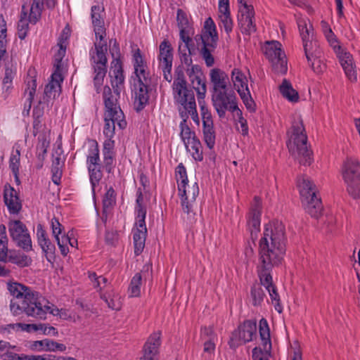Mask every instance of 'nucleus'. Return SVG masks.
<instances>
[{"instance_id": "nucleus-1", "label": "nucleus", "mask_w": 360, "mask_h": 360, "mask_svg": "<svg viewBox=\"0 0 360 360\" xmlns=\"http://www.w3.org/2000/svg\"><path fill=\"white\" fill-rule=\"evenodd\" d=\"M287 238L284 224L278 220L264 226L258 244V262L256 271L260 285L268 291L272 302L280 301L276 287L273 283L272 271L278 266L285 255Z\"/></svg>"}, {"instance_id": "nucleus-2", "label": "nucleus", "mask_w": 360, "mask_h": 360, "mask_svg": "<svg viewBox=\"0 0 360 360\" xmlns=\"http://www.w3.org/2000/svg\"><path fill=\"white\" fill-rule=\"evenodd\" d=\"M8 290L14 298L21 300L20 303L11 300L10 309L14 316L25 313L36 319L44 320L48 313L56 315L58 312V309H51L49 306V302L28 286L18 282H9Z\"/></svg>"}, {"instance_id": "nucleus-3", "label": "nucleus", "mask_w": 360, "mask_h": 360, "mask_svg": "<svg viewBox=\"0 0 360 360\" xmlns=\"http://www.w3.org/2000/svg\"><path fill=\"white\" fill-rule=\"evenodd\" d=\"M105 13L103 5L98 4L91 6V24L94 26V32L96 37L94 43L96 49V58H94V84L96 91L99 93L103 84L104 78L107 73V51L108 46L105 39L106 28L104 19Z\"/></svg>"}, {"instance_id": "nucleus-4", "label": "nucleus", "mask_w": 360, "mask_h": 360, "mask_svg": "<svg viewBox=\"0 0 360 360\" xmlns=\"http://www.w3.org/2000/svg\"><path fill=\"white\" fill-rule=\"evenodd\" d=\"M176 179L178 184L179 196L181 200V205L184 213L186 214V224L192 226L195 224L196 214L193 211L196 198L199 195V187L197 182H195L188 190L186 186L188 183L186 169L183 163H179L175 169Z\"/></svg>"}, {"instance_id": "nucleus-5", "label": "nucleus", "mask_w": 360, "mask_h": 360, "mask_svg": "<svg viewBox=\"0 0 360 360\" xmlns=\"http://www.w3.org/2000/svg\"><path fill=\"white\" fill-rule=\"evenodd\" d=\"M288 135L289 139L287 146L289 151L297 156L301 165H310L313 160L312 152L308 148L307 136L300 115L292 117Z\"/></svg>"}, {"instance_id": "nucleus-6", "label": "nucleus", "mask_w": 360, "mask_h": 360, "mask_svg": "<svg viewBox=\"0 0 360 360\" xmlns=\"http://www.w3.org/2000/svg\"><path fill=\"white\" fill-rule=\"evenodd\" d=\"M103 97L106 109L104 117L103 134L106 138H113L115 124L120 129H123L127 127V122L124 120L123 112L117 105V98L113 97L111 89L108 86L103 87Z\"/></svg>"}, {"instance_id": "nucleus-7", "label": "nucleus", "mask_w": 360, "mask_h": 360, "mask_svg": "<svg viewBox=\"0 0 360 360\" xmlns=\"http://www.w3.org/2000/svg\"><path fill=\"white\" fill-rule=\"evenodd\" d=\"M218 39L215 23L209 17L205 21L201 34L195 37L199 53L207 67H212L214 64L213 53L217 46Z\"/></svg>"}, {"instance_id": "nucleus-8", "label": "nucleus", "mask_w": 360, "mask_h": 360, "mask_svg": "<svg viewBox=\"0 0 360 360\" xmlns=\"http://www.w3.org/2000/svg\"><path fill=\"white\" fill-rule=\"evenodd\" d=\"M302 204L304 210L311 217L319 218L323 211L321 198L316 195L314 184L306 176H301L297 180Z\"/></svg>"}, {"instance_id": "nucleus-9", "label": "nucleus", "mask_w": 360, "mask_h": 360, "mask_svg": "<svg viewBox=\"0 0 360 360\" xmlns=\"http://www.w3.org/2000/svg\"><path fill=\"white\" fill-rule=\"evenodd\" d=\"M342 178L347 190L353 198H360V163L354 158H347L342 167Z\"/></svg>"}, {"instance_id": "nucleus-10", "label": "nucleus", "mask_w": 360, "mask_h": 360, "mask_svg": "<svg viewBox=\"0 0 360 360\" xmlns=\"http://www.w3.org/2000/svg\"><path fill=\"white\" fill-rule=\"evenodd\" d=\"M231 79L247 110L250 112H255L256 103L251 96L246 75L240 69L233 68L231 70Z\"/></svg>"}, {"instance_id": "nucleus-11", "label": "nucleus", "mask_w": 360, "mask_h": 360, "mask_svg": "<svg viewBox=\"0 0 360 360\" xmlns=\"http://www.w3.org/2000/svg\"><path fill=\"white\" fill-rule=\"evenodd\" d=\"M212 101L219 117H224L226 110L234 112L238 107L236 94L230 89L212 92Z\"/></svg>"}, {"instance_id": "nucleus-12", "label": "nucleus", "mask_w": 360, "mask_h": 360, "mask_svg": "<svg viewBox=\"0 0 360 360\" xmlns=\"http://www.w3.org/2000/svg\"><path fill=\"white\" fill-rule=\"evenodd\" d=\"M8 227L10 237L17 247L27 252L32 250L31 237L25 224L20 220H11Z\"/></svg>"}, {"instance_id": "nucleus-13", "label": "nucleus", "mask_w": 360, "mask_h": 360, "mask_svg": "<svg viewBox=\"0 0 360 360\" xmlns=\"http://www.w3.org/2000/svg\"><path fill=\"white\" fill-rule=\"evenodd\" d=\"M281 46L278 41H268L265 46L264 54L272 63L274 71L285 75L288 71L287 59Z\"/></svg>"}, {"instance_id": "nucleus-14", "label": "nucleus", "mask_w": 360, "mask_h": 360, "mask_svg": "<svg viewBox=\"0 0 360 360\" xmlns=\"http://www.w3.org/2000/svg\"><path fill=\"white\" fill-rule=\"evenodd\" d=\"M256 334V321L246 320L232 333L229 345L231 348H236L242 344L251 342Z\"/></svg>"}, {"instance_id": "nucleus-15", "label": "nucleus", "mask_w": 360, "mask_h": 360, "mask_svg": "<svg viewBox=\"0 0 360 360\" xmlns=\"http://www.w3.org/2000/svg\"><path fill=\"white\" fill-rule=\"evenodd\" d=\"M239 4L238 21L242 34L251 35L256 32L255 22V10L251 4H248L246 0H237Z\"/></svg>"}, {"instance_id": "nucleus-16", "label": "nucleus", "mask_w": 360, "mask_h": 360, "mask_svg": "<svg viewBox=\"0 0 360 360\" xmlns=\"http://www.w3.org/2000/svg\"><path fill=\"white\" fill-rule=\"evenodd\" d=\"M150 77L132 78L131 80L132 95L134 98V106L137 112L142 110L148 103V85Z\"/></svg>"}, {"instance_id": "nucleus-17", "label": "nucleus", "mask_w": 360, "mask_h": 360, "mask_svg": "<svg viewBox=\"0 0 360 360\" xmlns=\"http://www.w3.org/2000/svg\"><path fill=\"white\" fill-rule=\"evenodd\" d=\"M159 68L162 70L164 79L167 82L172 79V68L173 63V49L167 39H164L159 46L158 56Z\"/></svg>"}, {"instance_id": "nucleus-18", "label": "nucleus", "mask_w": 360, "mask_h": 360, "mask_svg": "<svg viewBox=\"0 0 360 360\" xmlns=\"http://www.w3.org/2000/svg\"><path fill=\"white\" fill-rule=\"evenodd\" d=\"M174 90L179 96V102L184 106L188 114L196 110V104L193 91L186 87V81L184 78H178L174 82Z\"/></svg>"}, {"instance_id": "nucleus-19", "label": "nucleus", "mask_w": 360, "mask_h": 360, "mask_svg": "<svg viewBox=\"0 0 360 360\" xmlns=\"http://www.w3.org/2000/svg\"><path fill=\"white\" fill-rule=\"evenodd\" d=\"M201 115L202 120L203 140L210 150H212L215 145V131L214 129L212 115L207 108L201 105Z\"/></svg>"}, {"instance_id": "nucleus-20", "label": "nucleus", "mask_w": 360, "mask_h": 360, "mask_svg": "<svg viewBox=\"0 0 360 360\" xmlns=\"http://www.w3.org/2000/svg\"><path fill=\"white\" fill-rule=\"evenodd\" d=\"M161 345V333H152L143 348V354L140 360H159V348Z\"/></svg>"}, {"instance_id": "nucleus-21", "label": "nucleus", "mask_w": 360, "mask_h": 360, "mask_svg": "<svg viewBox=\"0 0 360 360\" xmlns=\"http://www.w3.org/2000/svg\"><path fill=\"white\" fill-rule=\"evenodd\" d=\"M297 26L300 37L303 43V48L307 61L310 62L313 58V53L310 52L309 46L311 44L310 40L313 35V26L307 18H300L297 20Z\"/></svg>"}, {"instance_id": "nucleus-22", "label": "nucleus", "mask_w": 360, "mask_h": 360, "mask_svg": "<svg viewBox=\"0 0 360 360\" xmlns=\"http://www.w3.org/2000/svg\"><path fill=\"white\" fill-rule=\"evenodd\" d=\"M4 201L11 214H18L22 209L18 194L9 184H6L4 188Z\"/></svg>"}, {"instance_id": "nucleus-23", "label": "nucleus", "mask_w": 360, "mask_h": 360, "mask_svg": "<svg viewBox=\"0 0 360 360\" xmlns=\"http://www.w3.org/2000/svg\"><path fill=\"white\" fill-rule=\"evenodd\" d=\"M132 64L134 71L131 79L143 78L146 79V78L150 77L149 73L147 72V63L139 48L133 49L132 50Z\"/></svg>"}, {"instance_id": "nucleus-24", "label": "nucleus", "mask_w": 360, "mask_h": 360, "mask_svg": "<svg viewBox=\"0 0 360 360\" xmlns=\"http://www.w3.org/2000/svg\"><path fill=\"white\" fill-rule=\"evenodd\" d=\"M262 202L259 197L255 196L254 202L251 206L248 219V226L250 229L251 234L253 231H259L261 224Z\"/></svg>"}, {"instance_id": "nucleus-25", "label": "nucleus", "mask_w": 360, "mask_h": 360, "mask_svg": "<svg viewBox=\"0 0 360 360\" xmlns=\"http://www.w3.org/2000/svg\"><path fill=\"white\" fill-rule=\"evenodd\" d=\"M63 81L62 74L52 73L51 80L45 86L44 99H46L49 102L51 99H55L60 95L61 91L60 84Z\"/></svg>"}, {"instance_id": "nucleus-26", "label": "nucleus", "mask_w": 360, "mask_h": 360, "mask_svg": "<svg viewBox=\"0 0 360 360\" xmlns=\"http://www.w3.org/2000/svg\"><path fill=\"white\" fill-rule=\"evenodd\" d=\"M339 58L341 66L342 67L346 76L348 79L354 82L356 80L355 65L353 63L352 56L345 49L336 54Z\"/></svg>"}, {"instance_id": "nucleus-27", "label": "nucleus", "mask_w": 360, "mask_h": 360, "mask_svg": "<svg viewBox=\"0 0 360 360\" xmlns=\"http://www.w3.org/2000/svg\"><path fill=\"white\" fill-rule=\"evenodd\" d=\"M210 77L212 84V92L229 89L228 86L229 77L224 71L219 68H214L211 70Z\"/></svg>"}, {"instance_id": "nucleus-28", "label": "nucleus", "mask_w": 360, "mask_h": 360, "mask_svg": "<svg viewBox=\"0 0 360 360\" xmlns=\"http://www.w3.org/2000/svg\"><path fill=\"white\" fill-rule=\"evenodd\" d=\"M16 75L15 67L11 63H5V73L2 81L4 99H6L8 91L13 88V79Z\"/></svg>"}, {"instance_id": "nucleus-29", "label": "nucleus", "mask_w": 360, "mask_h": 360, "mask_svg": "<svg viewBox=\"0 0 360 360\" xmlns=\"http://www.w3.org/2000/svg\"><path fill=\"white\" fill-rule=\"evenodd\" d=\"M112 74L114 79L112 80V85L115 92L117 94L124 86V75L122 68V64L120 59H117L113 67Z\"/></svg>"}, {"instance_id": "nucleus-30", "label": "nucleus", "mask_w": 360, "mask_h": 360, "mask_svg": "<svg viewBox=\"0 0 360 360\" xmlns=\"http://www.w3.org/2000/svg\"><path fill=\"white\" fill-rule=\"evenodd\" d=\"M176 20L180 29L179 37L188 41V35L191 34V26L186 13L182 9H178L176 12Z\"/></svg>"}, {"instance_id": "nucleus-31", "label": "nucleus", "mask_w": 360, "mask_h": 360, "mask_svg": "<svg viewBox=\"0 0 360 360\" xmlns=\"http://www.w3.org/2000/svg\"><path fill=\"white\" fill-rule=\"evenodd\" d=\"M259 333L264 352L269 353L271 349L270 330L266 319L262 318L259 322Z\"/></svg>"}, {"instance_id": "nucleus-32", "label": "nucleus", "mask_w": 360, "mask_h": 360, "mask_svg": "<svg viewBox=\"0 0 360 360\" xmlns=\"http://www.w3.org/2000/svg\"><path fill=\"white\" fill-rule=\"evenodd\" d=\"M32 348L37 349L39 351L45 349L46 351L64 352L66 349V346L51 340L44 339L42 340L34 341L32 345Z\"/></svg>"}, {"instance_id": "nucleus-33", "label": "nucleus", "mask_w": 360, "mask_h": 360, "mask_svg": "<svg viewBox=\"0 0 360 360\" xmlns=\"http://www.w3.org/2000/svg\"><path fill=\"white\" fill-rule=\"evenodd\" d=\"M132 234L134 246V254L138 256L142 253L145 248L147 231L132 229Z\"/></svg>"}, {"instance_id": "nucleus-34", "label": "nucleus", "mask_w": 360, "mask_h": 360, "mask_svg": "<svg viewBox=\"0 0 360 360\" xmlns=\"http://www.w3.org/2000/svg\"><path fill=\"white\" fill-rule=\"evenodd\" d=\"M279 89L282 96L290 102L296 103L299 101L298 92L292 88V84L287 79H283Z\"/></svg>"}, {"instance_id": "nucleus-35", "label": "nucleus", "mask_w": 360, "mask_h": 360, "mask_svg": "<svg viewBox=\"0 0 360 360\" xmlns=\"http://www.w3.org/2000/svg\"><path fill=\"white\" fill-rule=\"evenodd\" d=\"M186 150L189 152L192 158L197 162L203 160V153L202 144L200 140L196 138L190 141L189 143L184 145Z\"/></svg>"}, {"instance_id": "nucleus-36", "label": "nucleus", "mask_w": 360, "mask_h": 360, "mask_svg": "<svg viewBox=\"0 0 360 360\" xmlns=\"http://www.w3.org/2000/svg\"><path fill=\"white\" fill-rule=\"evenodd\" d=\"M44 0H32L29 15V21L35 25L41 18L42 10L44 8Z\"/></svg>"}, {"instance_id": "nucleus-37", "label": "nucleus", "mask_w": 360, "mask_h": 360, "mask_svg": "<svg viewBox=\"0 0 360 360\" xmlns=\"http://www.w3.org/2000/svg\"><path fill=\"white\" fill-rule=\"evenodd\" d=\"M142 277L140 273H136L132 277L128 288V294L130 297H136L141 295Z\"/></svg>"}, {"instance_id": "nucleus-38", "label": "nucleus", "mask_w": 360, "mask_h": 360, "mask_svg": "<svg viewBox=\"0 0 360 360\" xmlns=\"http://www.w3.org/2000/svg\"><path fill=\"white\" fill-rule=\"evenodd\" d=\"M8 260L20 268L30 266L32 262V259L30 257L21 252H17L10 255Z\"/></svg>"}, {"instance_id": "nucleus-39", "label": "nucleus", "mask_w": 360, "mask_h": 360, "mask_svg": "<svg viewBox=\"0 0 360 360\" xmlns=\"http://www.w3.org/2000/svg\"><path fill=\"white\" fill-rule=\"evenodd\" d=\"M6 22L3 16L0 15V60L6 53Z\"/></svg>"}, {"instance_id": "nucleus-40", "label": "nucleus", "mask_w": 360, "mask_h": 360, "mask_svg": "<svg viewBox=\"0 0 360 360\" xmlns=\"http://www.w3.org/2000/svg\"><path fill=\"white\" fill-rule=\"evenodd\" d=\"M193 88L195 90L199 100L200 104H201L200 100H203L205 94L207 92L206 82L205 75L202 76L199 79H195L191 82Z\"/></svg>"}, {"instance_id": "nucleus-41", "label": "nucleus", "mask_w": 360, "mask_h": 360, "mask_svg": "<svg viewBox=\"0 0 360 360\" xmlns=\"http://www.w3.org/2000/svg\"><path fill=\"white\" fill-rule=\"evenodd\" d=\"M179 128L181 130L180 137L184 145L197 138L195 132L190 129L185 121H181Z\"/></svg>"}, {"instance_id": "nucleus-42", "label": "nucleus", "mask_w": 360, "mask_h": 360, "mask_svg": "<svg viewBox=\"0 0 360 360\" xmlns=\"http://www.w3.org/2000/svg\"><path fill=\"white\" fill-rule=\"evenodd\" d=\"M233 116L236 117L237 129L241 132L243 136L248 134L249 129L248 126L247 120L243 117L241 110L238 107L234 112H232Z\"/></svg>"}, {"instance_id": "nucleus-43", "label": "nucleus", "mask_w": 360, "mask_h": 360, "mask_svg": "<svg viewBox=\"0 0 360 360\" xmlns=\"http://www.w3.org/2000/svg\"><path fill=\"white\" fill-rule=\"evenodd\" d=\"M31 74V70H29L28 71V76L30 77L27 78L26 83H27V89L25 90V92L28 91V96L27 98V101L28 103V110H30L32 101L34 99V96L36 92L37 89V81L36 79H34V77L30 76Z\"/></svg>"}, {"instance_id": "nucleus-44", "label": "nucleus", "mask_w": 360, "mask_h": 360, "mask_svg": "<svg viewBox=\"0 0 360 360\" xmlns=\"http://www.w3.org/2000/svg\"><path fill=\"white\" fill-rule=\"evenodd\" d=\"M107 283L108 280L106 278L102 276H97L96 273L91 272V286H93L100 295L101 292L106 293Z\"/></svg>"}, {"instance_id": "nucleus-45", "label": "nucleus", "mask_w": 360, "mask_h": 360, "mask_svg": "<svg viewBox=\"0 0 360 360\" xmlns=\"http://www.w3.org/2000/svg\"><path fill=\"white\" fill-rule=\"evenodd\" d=\"M219 26L221 28H223L226 33L229 35V34L233 30V20L231 17L230 13H219Z\"/></svg>"}, {"instance_id": "nucleus-46", "label": "nucleus", "mask_w": 360, "mask_h": 360, "mask_svg": "<svg viewBox=\"0 0 360 360\" xmlns=\"http://www.w3.org/2000/svg\"><path fill=\"white\" fill-rule=\"evenodd\" d=\"M250 295L254 306H259L262 304L265 296L264 292L259 284H254L251 287Z\"/></svg>"}, {"instance_id": "nucleus-47", "label": "nucleus", "mask_w": 360, "mask_h": 360, "mask_svg": "<svg viewBox=\"0 0 360 360\" xmlns=\"http://www.w3.org/2000/svg\"><path fill=\"white\" fill-rule=\"evenodd\" d=\"M59 50L54 56V63H53V68L54 71L53 73H58L62 74V67H63V58H64L65 55L66 48L63 47L62 46H58Z\"/></svg>"}, {"instance_id": "nucleus-48", "label": "nucleus", "mask_w": 360, "mask_h": 360, "mask_svg": "<svg viewBox=\"0 0 360 360\" xmlns=\"http://www.w3.org/2000/svg\"><path fill=\"white\" fill-rule=\"evenodd\" d=\"M146 208H140V210H135L136 214V222L135 226L133 229H140L147 231L146 224Z\"/></svg>"}, {"instance_id": "nucleus-49", "label": "nucleus", "mask_w": 360, "mask_h": 360, "mask_svg": "<svg viewBox=\"0 0 360 360\" xmlns=\"http://www.w3.org/2000/svg\"><path fill=\"white\" fill-rule=\"evenodd\" d=\"M45 255L46 260L51 264H53L56 261V247L51 241L45 245L40 246Z\"/></svg>"}, {"instance_id": "nucleus-50", "label": "nucleus", "mask_w": 360, "mask_h": 360, "mask_svg": "<svg viewBox=\"0 0 360 360\" xmlns=\"http://www.w3.org/2000/svg\"><path fill=\"white\" fill-rule=\"evenodd\" d=\"M63 153L62 148L58 146L52 154L53 160L51 169L63 170L64 166V160H62L61 155Z\"/></svg>"}, {"instance_id": "nucleus-51", "label": "nucleus", "mask_w": 360, "mask_h": 360, "mask_svg": "<svg viewBox=\"0 0 360 360\" xmlns=\"http://www.w3.org/2000/svg\"><path fill=\"white\" fill-rule=\"evenodd\" d=\"M101 299H102L107 304L108 307L112 310L118 311L121 309V302L117 297L113 296L112 297H110L106 295L105 292H101Z\"/></svg>"}, {"instance_id": "nucleus-52", "label": "nucleus", "mask_w": 360, "mask_h": 360, "mask_svg": "<svg viewBox=\"0 0 360 360\" xmlns=\"http://www.w3.org/2000/svg\"><path fill=\"white\" fill-rule=\"evenodd\" d=\"M184 69L191 82L204 75L199 65H193L188 68H184Z\"/></svg>"}, {"instance_id": "nucleus-53", "label": "nucleus", "mask_w": 360, "mask_h": 360, "mask_svg": "<svg viewBox=\"0 0 360 360\" xmlns=\"http://www.w3.org/2000/svg\"><path fill=\"white\" fill-rule=\"evenodd\" d=\"M116 202V193L112 187H110L105 193L103 198L104 208L112 207Z\"/></svg>"}, {"instance_id": "nucleus-54", "label": "nucleus", "mask_w": 360, "mask_h": 360, "mask_svg": "<svg viewBox=\"0 0 360 360\" xmlns=\"http://www.w3.org/2000/svg\"><path fill=\"white\" fill-rule=\"evenodd\" d=\"M328 42L329 43L330 46L333 48L334 52L335 54L338 53L339 52L344 50L342 46L340 45V42L333 32V30H328V34L325 35Z\"/></svg>"}, {"instance_id": "nucleus-55", "label": "nucleus", "mask_w": 360, "mask_h": 360, "mask_svg": "<svg viewBox=\"0 0 360 360\" xmlns=\"http://www.w3.org/2000/svg\"><path fill=\"white\" fill-rule=\"evenodd\" d=\"M20 151L18 148H16L15 151L11 153L9 159V168L12 172H16L19 171L20 167Z\"/></svg>"}, {"instance_id": "nucleus-56", "label": "nucleus", "mask_w": 360, "mask_h": 360, "mask_svg": "<svg viewBox=\"0 0 360 360\" xmlns=\"http://www.w3.org/2000/svg\"><path fill=\"white\" fill-rule=\"evenodd\" d=\"M56 240L57 241L60 253L63 256H66L69 252V248L68 246V241H69V232L67 234L64 233L60 238H57Z\"/></svg>"}, {"instance_id": "nucleus-57", "label": "nucleus", "mask_w": 360, "mask_h": 360, "mask_svg": "<svg viewBox=\"0 0 360 360\" xmlns=\"http://www.w3.org/2000/svg\"><path fill=\"white\" fill-rule=\"evenodd\" d=\"M179 53L180 60L185 68H188L194 65L193 64V59L191 57L193 54L183 51V46L181 44H179Z\"/></svg>"}, {"instance_id": "nucleus-58", "label": "nucleus", "mask_w": 360, "mask_h": 360, "mask_svg": "<svg viewBox=\"0 0 360 360\" xmlns=\"http://www.w3.org/2000/svg\"><path fill=\"white\" fill-rule=\"evenodd\" d=\"M49 146V142L45 139L40 141L39 145L37 146V155L39 160L43 162L47 153V148Z\"/></svg>"}, {"instance_id": "nucleus-59", "label": "nucleus", "mask_w": 360, "mask_h": 360, "mask_svg": "<svg viewBox=\"0 0 360 360\" xmlns=\"http://www.w3.org/2000/svg\"><path fill=\"white\" fill-rule=\"evenodd\" d=\"M313 71L316 74L322 73L326 69V65L318 58L313 55V58L310 62L308 61Z\"/></svg>"}, {"instance_id": "nucleus-60", "label": "nucleus", "mask_w": 360, "mask_h": 360, "mask_svg": "<svg viewBox=\"0 0 360 360\" xmlns=\"http://www.w3.org/2000/svg\"><path fill=\"white\" fill-rule=\"evenodd\" d=\"M52 233L56 239L60 238V235H63L64 226L59 222V220L56 217H53L51 221Z\"/></svg>"}, {"instance_id": "nucleus-61", "label": "nucleus", "mask_w": 360, "mask_h": 360, "mask_svg": "<svg viewBox=\"0 0 360 360\" xmlns=\"http://www.w3.org/2000/svg\"><path fill=\"white\" fill-rule=\"evenodd\" d=\"M29 22H30L28 20H19L18 23V37L20 39H25L27 37V32L29 30Z\"/></svg>"}, {"instance_id": "nucleus-62", "label": "nucleus", "mask_w": 360, "mask_h": 360, "mask_svg": "<svg viewBox=\"0 0 360 360\" xmlns=\"http://www.w3.org/2000/svg\"><path fill=\"white\" fill-rule=\"evenodd\" d=\"M71 30L68 25H67L62 30L58 41V45L63 47H67L68 39L70 37Z\"/></svg>"}, {"instance_id": "nucleus-63", "label": "nucleus", "mask_w": 360, "mask_h": 360, "mask_svg": "<svg viewBox=\"0 0 360 360\" xmlns=\"http://www.w3.org/2000/svg\"><path fill=\"white\" fill-rule=\"evenodd\" d=\"M37 237L39 246L45 245L48 242L51 241L48 238L46 232L44 229L43 226L40 224L37 226Z\"/></svg>"}, {"instance_id": "nucleus-64", "label": "nucleus", "mask_w": 360, "mask_h": 360, "mask_svg": "<svg viewBox=\"0 0 360 360\" xmlns=\"http://www.w3.org/2000/svg\"><path fill=\"white\" fill-rule=\"evenodd\" d=\"M269 353L264 352L261 348L255 347L252 349L253 360H269Z\"/></svg>"}]
</instances>
